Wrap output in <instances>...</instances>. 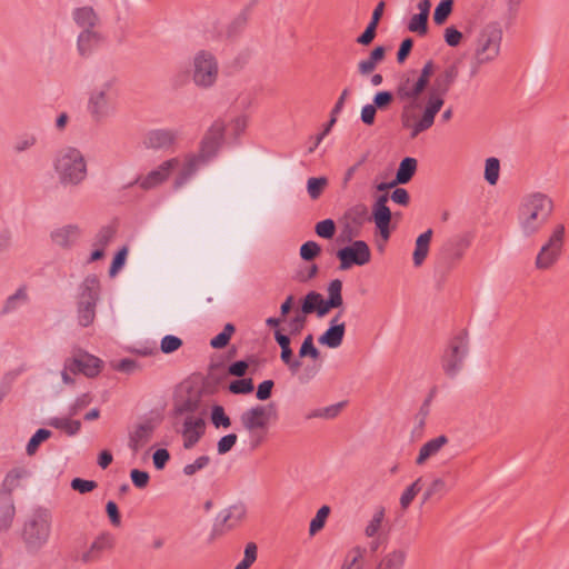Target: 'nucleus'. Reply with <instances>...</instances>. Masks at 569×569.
Returning <instances> with one entry per match:
<instances>
[{
  "mask_svg": "<svg viewBox=\"0 0 569 569\" xmlns=\"http://www.w3.org/2000/svg\"><path fill=\"white\" fill-rule=\"evenodd\" d=\"M342 282L339 279L332 280L328 286L329 305L341 307L343 299L341 296Z\"/></svg>",
  "mask_w": 569,
  "mask_h": 569,
  "instance_id": "a19ab883",
  "label": "nucleus"
},
{
  "mask_svg": "<svg viewBox=\"0 0 569 569\" xmlns=\"http://www.w3.org/2000/svg\"><path fill=\"white\" fill-rule=\"evenodd\" d=\"M336 256L340 262L339 269L349 270L353 266H365L371 261V249L363 240H356L349 246L340 248Z\"/></svg>",
  "mask_w": 569,
  "mask_h": 569,
  "instance_id": "9b49d317",
  "label": "nucleus"
},
{
  "mask_svg": "<svg viewBox=\"0 0 569 569\" xmlns=\"http://www.w3.org/2000/svg\"><path fill=\"white\" fill-rule=\"evenodd\" d=\"M234 332V327L231 323H227L219 335H217L210 342L212 348L221 349L226 347Z\"/></svg>",
  "mask_w": 569,
  "mask_h": 569,
  "instance_id": "de8ad7c7",
  "label": "nucleus"
},
{
  "mask_svg": "<svg viewBox=\"0 0 569 569\" xmlns=\"http://www.w3.org/2000/svg\"><path fill=\"white\" fill-rule=\"evenodd\" d=\"M367 549L362 546L351 547L343 556L338 569H366Z\"/></svg>",
  "mask_w": 569,
  "mask_h": 569,
  "instance_id": "5701e85b",
  "label": "nucleus"
},
{
  "mask_svg": "<svg viewBox=\"0 0 569 569\" xmlns=\"http://www.w3.org/2000/svg\"><path fill=\"white\" fill-rule=\"evenodd\" d=\"M229 391L234 395H247L253 391L252 379L234 380L229 385Z\"/></svg>",
  "mask_w": 569,
  "mask_h": 569,
  "instance_id": "8fccbe9b",
  "label": "nucleus"
},
{
  "mask_svg": "<svg viewBox=\"0 0 569 569\" xmlns=\"http://www.w3.org/2000/svg\"><path fill=\"white\" fill-rule=\"evenodd\" d=\"M472 46L475 47V57L480 63L496 58L500 48L498 38H476Z\"/></svg>",
  "mask_w": 569,
  "mask_h": 569,
  "instance_id": "412c9836",
  "label": "nucleus"
},
{
  "mask_svg": "<svg viewBox=\"0 0 569 569\" xmlns=\"http://www.w3.org/2000/svg\"><path fill=\"white\" fill-rule=\"evenodd\" d=\"M237 439H238V437L236 433H229V435L222 437L218 441V445H217L218 452L220 455H224L228 451H230L232 449V447L236 445Z\"/></svg>",
  "mask_w": 569,
  "mask_h": 569,
  "instance_id": "0e129e2a",
  "label": "nucleus"
},
{
  "mask_svg": "<svg viewBox=\"0 0 569 569\" xmlns=\"http://www.w3.org/2000/svg\"><path fill=\"white\" fill-rule=\"evenodd\" d=\"M274 338H276V341L278 342V345L280 346L281 348V355H280V358L282 360V362L288 367V369L292 372V373H297L302 363L299 359H296L293 357V352H292V349L290 347V339L288 336L286 335H282L280 331H276L274 332Z\"/></svg>",
  "mask_w": 569,
  "mask_h": 569,
  "instance_id": "4be33fe9",
  "label": "nucleus"
},
{
  "mask_svg": "<svg viewBox=\"0 0 569 569\" xmlns=\"http://www.w3.org/2000/svg\"><path fill=\"white\" fill-rule=\"evenodd\" d=\"M71 488L80 493H88L93 491L98 485L93 480H86L81 478H74L70 483Z\"/></svg>",
  "mask_w": 569,
  "mask_h": 569,
  "instance_id": "6e6d98bb",
  "label": "nucleus"
},
{
  "mask_svg": "<svg viewBox=\"0 0 569 569\" xmlns=\"http://www.w3.org/2000/svg\"><path fill=\"white\" fill-rule=\"evenodd\" d=\"M417 166L418 162L415 158H405L397 170L395 183L405 184L409 182L417 170Z\"/></svg>",
  "mask_w": 569,
  "mask_h": 569,
  "instance_id": "7c9ffc66",
  "label": "nucleus"
},
{
  "mask_svg": "<svg viewBox=\"0 0 569 569\" xmlns=\"http://www.w3.org/2000/svg\"><path fill=\"white\" fill-rule=\"evenodd\" d=\"M338 317L333 318L331 326L319 337V343L328 348H338L343 340L345 323H337Z\"/></svg>",
  "mask_w": 569,
  "mask_h": 569,
  "instance_id": "393cba45",
  "label": "nucleus"
},
{
  "mask_svg": "<svg viewBox=\"0 0 569 569\" xmlns=\"http://www.w3.org/2000/svg\"><path fill=\"white\" fill-rule=\"evenodd\" d=\"M405 561V550L396 548L387 551L373 569H402Z\"/></svg>",
  "mask_w": 569,
  "mask_h": 569,
  "instance_id": "bb28decb",
  "label": "nucleus"
},
{
  "mask_svg": "<svg viewBox=\"0 0 569 569\" xmlns=\"http://www.w3.org/2000/svg\"><path fill=\"white\" fill-rule=\"evenodd\" d=\"M500 176V161L491 157L485 162V179L490 186H496Z\"/></svg>",
  "mask_w": 569,
  "mask_h": 569,
  "instance_id": "e433bc0d",
  "label": "nucleus"
},
{
  "mask_svg": "<svg viewBox=\"0 0 569 569\" xmlns=\"http://www.w3.org/2000/svg\"><path fill=\"white\" fill-rule=\"evenodd\" d=\"M315 231L321 238L331 239L336 233V223L332 219H325L316 224Z\"/></svg>",
  "mask_w": 569,
  "mask_h": 569,
  "instance_id": "09e8293b",
  "label": "nucleus"
},
{
  "mask_svg": "<svg viewBox=\"0 0 569 569\" xmlns=\"http://www.w3.org/2000/svg\"><path fill=\"white\" fill-rule=\"evenodd\" d=\"M209 460L210 459L207 456L198 457L193 462L183 467V473L186 476H193L196 472L203 469L209 463Z\"/></svg>",
  "mask_w": 569,
  "mask_h": 569,
  "instance_id": "052dcab7",
  "label": "nucleus"
},
{
  "mask_svg": "<svg viewBox=\"0 0 569 569\" xmlns=\"http://www.w3.org/2000/svg\"><path fill=\"white\" fill-rule=\"evenodd\" d=\"M211 421L216 428H229L231 426V420L226 415L224 409L221 406H216L212 409Z\"/></svg>",
  "mask_w": 569,
  "mask_h": 569,
  "instance_id": "603ef678",
  "label": "nucleus"
},
{
  "mask_svg": "<svg viewBox=\"0 0 569 569\" xmlns=\"http://www.w3.org/2000/svg\"><path fill=\"white\" fill-rule=\"evenodd\" d=\"M99 282L96 279H87L79 302V322L87 327L94 319V305L98 299Z\"/></svg>",
  "mask_w": 569,
  "mask_h": 569,
  "instance_id": "ddd939ff",
  "label": "nucleus"
},
{
  "mask_svg": "<svg viewBox=\"0 0 569 569\" xmlns=\"http://www.w3.org/2000/svg\"><path fill=\"white\" fill-rule=\"evenodd\" d=\"M321 251L320 246L315 241H307L300 247V256L303 260H312Z\"/></svg>",
  "mask_w": 569,
  "mask_h": 569,
  "instance_id": "5fc2aeb1",
  "label": "nucleus"
},
{
  "mask_svg": "<svg viewBox=\"0 0 569 569\" xmlns=\"http://www.w3.org/2000/svg\"><path fill=\"white\" fill-rule=\"evenodd\" d=\"M110 366L113 370L124 372V373H132L134 370L138 369L137 362L131 359H122L119 361H112L110 363Z\"/></svg>",
  "mask_w": 569,
  "mask_h": 569,
  "instance_id": "680f3d73",
  "label": "nucleus"
},
{
  "mask_svg": "<svg viewBox=\"0 0 569 569\" xmlns=\"http://www.w3.org/2000/svg\"><path fill=\"white\" fill-rule=\"evenodd\" d=\"M72 18L78 28L81 29L80 36H98V28L101 20L94 9L90 6L76 8Z\"/></svg>",
  "mask_w": 569,
  "mask_h": 569,
  "instance_id": "dca6fc26",
  "label": "nucleus"
},
{
  "mask_svg": "<svg viewBox=\"0 0 569 569\" xmlns=\"http://www.w3.org/2000/svg\"><path fill=\"white\" fill-rule=\"evenodd\" d=\"M340 411V405L330 406L327 408L317 409L312 412H310L307 418H323V419H332L335 418Z\"/></svg>",
  "mask_w": 569,
  "mask_h": 569,
  "instance_id": "bf43d9fd",
  "label": "nucleus"
},
{
  "mask_svg": "<svg viewBox=\"0 0 569 569\" xmlns=\"http://www.w3.org/2000/svg\"><path fill=\"white\" fill-rule=\"evenodd\" d=\"M24 476V470L14 469L7 475L4 486L11 491L19 485L20 479L23 478Z\"/></svg>",
  "mask_w": 569,
  "mask_h": 569,
  "instance_id": "338daca9",
  "label": "nucleus"
},
{
  "mask_svg": "<svg viewBox=\"0 0 569 569\" xmlns=\"http://www.w3.org/2000/svg\"><path fill=\"white\" fill-rule=\"evenodd\" d=\"M432 238V230L428 229L423 233H421L416 240V247L412 254L413 264L419 267L423 263L425 259L428 256L429 247Z\"/></svg>",
  "mask_w": 569,
  "mask_h": 569,
  "instance_id": "cd10ccee",
  "label": "nucleus"
},
{
  "mask_svg": "<svg viewBox=\"0 0 569 569\" xmlns=\"http://www.w3.org/2000/svg\"><path fill=\"white\" fill-rule=\"evenodd\" d=\"M53 169L59 182L66 187L80 184L88 173L83 153L73 147H64L57 152Z\"/></svg>",
  "mask_w": 569,
  "mask_h": 569,
  "instance_id": "20e7f679",
  "label": "nucleus"
},
{
  "mask_svg": "<svg viewBox=\"0 0 569 569\" xmlns=\"http://www.w3.org/2000/svg\"><path fill=\"white\" fill-rule=\"evenodd\" d=\"M181 346L182 341L180 338L168 335L162 338L160 349L163 353H171L177 351Z\"/></svg>",
  "mask_w": 569,
  "mask_h": 569,
  "instance_id": "4d7b16f0",
  "label": "nucleus"
},
{
  "mask_svg": "<svg viewBox=\"0 0 569 569\" xmlns=\"http://www.w3.org/2000/svg\"><path fill=\"white\" fill-rule=\"evenodd\" d=\"M510 17L500 18L499 20L487 23L481 36H502L503 33L510 32Z\"/></svg>",
  "mask_w": 569,
  "mask_h": 569,
  "instance_id": "2f4dec72",
  "label": "nucleus"
},
{
  "mask_svg": "<svg viewBox=\"0 0 569 569\" xmlns=\"http://www.w3.org/2000/svg\"><path fill=\"white\" fill-rule=\"evenodd\" d=\"M226 126L223 121H214L204 133L196 157L204 164L216 157L224 137Z\"/></svg>",
  "mask_w": 569,
  "mask_h": 569,
  "instance_id": "f8f14e48",
  "label": "nucleus"
},
{
  "mask_svg": "<svg viewBox=\"0 0 569 569\" xmlns=\"http://www.w3.org/2000/svg\"><path fill=\"white\" fill-rule=\"evenodd\" d=\"M204 432V421L200 417L188 416L182 427L183 446L189 449L193 447Z\"/></svg>",
  "mask_w": 569,
  "mask_h": 569,
  "instance_id": "aec40b11",
  "label": "nucleus"
},
{
  "mask_svg": "<svg viewBox=\"0 0 569 569\" xmlns=\"http://www.w3.org/2000/svg\"><path fill=\"white\" fill-rule=\"evenodd\" d=\"M171 177L169 159L162 161L157 168L138 179L141 189L150 190L164 183Z\"/></svg>",
  "mask_w": 569,
  "mask_h": 569,
  "instance_id": "6ab92c4d",
  "label": "nucleus"
},
{
  "mask_svg": "<svg viewBox=\"0 0 569 569\" xmlns=\"http://www.w3.org/2000/svg\"><path fill=\"white\" fill-rule=\"evenodd\" d=\"M247 517V509L242 503H236L230 506L223 511L222 523L227 525L228 528H233L243 521Z\"/></svg>",
  "mask_w": 569,
  "mask_h": 569,
  "instance_id": "c756f323",
  "label": "nucleus"
},
{
  "mask_svg": "<svg viewBox=\"0 0 569 569\" xmlns=\"http://www.w3.org/2000/svg\"><path fill=\"white\" fill-rule=\"evenodd\" d=\"M170 459L169 451L167 449H158L152 456L153 465L156 469L161 470L164 468Z\"/></svg>",
  "mask_w": 569,
  "mask_h": 569,
  "instance_id": "774afa93",
  "label": "nucleus"
},
{
  "mask_svg": "<svg viewBox=\"0 0 569 569\" xmlns=\"http://www.w3.org/2000/svg\"><path fill=\"white\" fill-rule=\"evenodd\" d=\"M251 12V4L244 7L230 22L228 32L230 34L240 33L244 30Z\"/></svg>",
  "mask_w": 569,
  "mask_h": 569,
  "instance_id": "f704fd0d",
  "label": "nucleus"
},
{
  "mask_svg": "<svg viewBox=\"0 0 569 569\" xmlns=\"http://www.w3.org/2000/svg\"><path fill=\"white\" fill-rule=\"evenodd\" d=\"M453 0H441L433 11V22L441 26L446 22L452 11Z\"/></svg>",
  "mask_w": 569,
  "mask_h": 569,
  "instance_id": "58836bf2",
  "label": "nucleus"
},
{
  "mask_svg": "<svg viewBox=\"0 0 569 569\" xmlns=\"http://www.w3.org/2000/svg\"><path fill=\"white\" fill-rule=\"evenodd\" d=\"M450 79L437 81L429 90L426 101L407 103L401 112V124L415 139L420 133L430 129L435 122L436 114L445 103V94L449 88Z\"/></svg>",
  "mask_w": 569,
  "mask_h": 569,
  "instance_id": "f257e3e1",
  "label": "nucleus"
},
{
  "mask_svg": "<svg viewBox=\"0 0 569 569\" xmlns=\"http://www.w3.org/2000/svg\"><path fill=\"white\" fill-rule=\"evenodd\" d=\"M388 194H382L377 198L372 207V218L379 233L383 240H388L390 237V221L391 211L387 207Z\"/></svg>",
  "mask_w": 569,
  "mask_h": 569,
  "instance_id": "f3484780",
  "label": "nucleus"
},
{
  "mask_svg": "<svg viewBox=\"0 0 569 569\" xmlns=\"http://www.w3.org/2000/svg\"><path fill=\"white\" fill-rule=\"evenodd\" d=\"M319 297H320V293L315 292V291L309 292L305 297L302 307H301V311L303 315L317 312Z\"/></svg>",
  "mask_w": 569,
  "mask_h": 569,
  "instance_id": "864d4df0",
  "label": "nucleus"
},
{
  "mask_svg": "<svg viewBox=\"0 0 569 569\" xmlns=\"http://www.w3.org/2000/svg\"><path fill=\"white\" fill-rule=\"evenodd\" d=\"M467 353V348L462 343L452 346L451 348V363L447 367V371L453 373L462 362Z\"/></svg>",
  "mask_w": 569,
  "mask_h": 569,
  "instance_id": "a18cd8bd",
  "label": "nucleus"
},
{
  "mask_svg": "<svg viewBox=\"0 0 569 569\" xmlns=\"http://www.w3.org/2000/svg\"><path fill=\"white\" fill-rule=\"evenodd\" d=\"M555 209L552 199L545 193L529 196L520 206L518 228L522 236L537 234L547 223Z\"/></svg>",
  "mask_w": 569,
  "mask_h": 569,
  "instance_id": "f03ea898",
  "label": "nucleus"
},
{
  "mask_svg": "<svg viewBox=\"0 0 569 569\" xmlns=\"http://www.w3.org/2000/svg\"><path fill=\"white\" fill-rule=\"evenodd\" d=\"M433 72L431 62H427L421 71L411 70L405 74L398 87V94L407 103L421 102L420 96L427 89Z\"/></svg>",
  "mask_w": 569,
  "mask_h": 569,
  "instance_id": "6e6552de",
  "label": "nucleus"
},
{
  "mask_svg": "<svg viewBox=\"0 0 569 569\" xmlns=\"http://www.w3.org/2000/svg\"><path fill=\"white\" fill-rule=\"evenodd\" d=\"M428 17L426 13L413 14L408 23V31L423 34L427 32Z\"/></svg>",
  "mask_w": 569,
  "mask_h": 569,
  "instance_id": "79ce46f5",
  "label": "nucleus"
},
{
  "mask_svg": "<svg viewBox=\"0 0 569 569\" xmlns=\"http://www.w3.org/2000/svg\"><path fill=\"white\" fill-rule=\"evenodd\" d=\"M423 486L422 478H418L410 486H408L400 496V506L402 510L408 509L417 495L421 491Z\"/></svg>",
  "mask_w": 569,
  "mask_h": 569,
  "instance_id": "72a5a7b5",
  "label": "nucleus"
},
{
  "mask_svg": "<svg viewBox=\"0 0 569 569\" xmlns=\"http://www.w3.org/2000/svg\"><path fill=\"white\" fill-rule=\"evenodd\" d=\"M386 518V509L378 507L373 510L370 519L367 521L363 533L367 538H375L382 530Z\"/></svg>",
  "mask_w": 569,
  "mask_h": 569,
  "instance_id": "c85d7f7f",
  "label": "nucleus"
},
{
  "mask_svg": "<svg viewBox=\"0 0 569 569\" xmlns=\"http://www.w3.org/2000/svg\"><path fill=\"white\" fill-rule=\"evenodd\" d=\"M101 548H102L101 542H99V541L92 542L91 546L88 548V550H86L84 552L81 553L80 560L86 563L96 560L101 551Z\"/></svg>",
  "mask_w": 569,
  "mask_h": 569,
  "instance_id": "69168bd1",
  "label": "nucleus"
},
{
  "mask_svg": "<svg viewBox=\"0 0 569 569\" xmlns=\"http://www.w3.org/2000/svg\"><path fill=\"white\" fill-rule=\"evenodd\" d=\"M385 56V48L383 47H377L372 50L370 53V57L366 60H362L359 63V70L361 73L367 74L371 72L376 66L383 59Z\"/></svg>",
  "mask_w": 569,
  "mask_h": 569,
  "instance_id": "c9c22d12",
  "label": "nucleus"
},
{
  "mask_svg": "<svg viewBox=\"0 0 569 569\" xmlns=\"http://www.w3.org/2000/svg\"><path fill=\"white\" fill-rule=\"evenodd\" d=\"M102 368V361L87 352H78L66 361V369L71 373H83L86 377L98 376Z\"/></svg>",
  "mask_w": 569,
  "mask_h": 569,
  "instance_id": "4468645a",
  "label": "nucleus"
},
{
  "mask_svg": "<svg viewBox=\"0 0 569 569\" xmlns=\"http://www.w3.org/2000/svg\"><path fill=\"white\" fill-rule=\"evenodd\" d=\"M16 508L11 501H7L0 507V531L8 530L14 519Z\"/></svg>",
  "mask_w": 569,
  "mask_h": 569,
  "instance_id": "ea45409f",
  "label": "nucleus"
},
{
  "mask_svg": "<svg viewBox=\"0 0 569 569\" xmlns=\"http://www.w3.org/2000/svg\"><path fill=\"white\" fill-rule=\"evenodd\" d=\"M172 188L180 190L183 188L197 173L199 168L203 164L194 152H186L172 158H169Z\"/></svg>",
  "mask_w": 569,
  "mask_h": 569,
  "instance_id": "9d476101",
  "label": "nucleus"
},
{
  "mask_svg": "<svg viewBox=\"0 0 569 569\" xmlns=\"http://www.w3.org/2000/svg\"><path fill=\"white\" fill-rule=\"evenodd\" d=\"M178 131L172 129H153L146 133L142 144L149 150H170L177 146Z\"/></svg>",
  "mask_w": 569,
  "mask_h": 569,
  "instance_id": "2eb2a0df",
  "label": "nucleus"
},
{
  "mask_svg": "<svg viewBox=\"0 0 569 569\" xmlns=\"http://www.w3.org/2000/svg\"><path fill=\"white\" fill-rule=\"evenodd\" d=\"M447 443L448 438L443 435L430 439L420 447L416 463L423 466L429 459L436 457Z\"/></svg>",
  "mask_w": 569,
  "mask_h": 569,
  "instance_id": "b1692460",
  "label": "nucleus"
},
{
  "mask_svg": "<svg viewBox=\"0 0 569 569\" xmlns=\"http://www.w3.org/2000/svg\"><path fill=\"white\" fill-rule=\"evenodd\" d=\"M97 47V38H78L77 40V48L81 56H89Z\"/></svg>",
  "mask_w": 569,
  "mask_h": 569,
  "instance_id": "13d9d810",
  "label": "nucleus"
},
{
  "mask_svg": "<svg viewBox=\"0 0 569 569\" xmlns=\"http://www.w3.org/2000/svg\"><path fill=\"white\" fill-rule=\"evenodd\" d=\"M276 417V409L272 405L254 406L241 413L240 423L246 431L251 449L259 448L267 440L270 425Z\"/></svg>",
  "mask_w": 569,
  "mask_h": 569,
  "instance_id": "7ed1b4c3",
  "label": "nucleus"
},
{
  "mask_svg": "<svg viewBox=\"0 0 569 569\" xmlns=\"http://www.w3.org/2000/svg\"><path fill=\"white\" fill-rule=\"evenodd\" d=\"M330 513V508L328 506H322L318 511L315 518L310 522L309 532L310 535L317 533L321 530L326 523V520Z\"/></svg>",
  "mask_w": 569,
  "mask_h": 569,
  "instance_id": "37998d69",
  "label": "nucleus"
},
{
  "mask_svg": "<svg viewBox=\"0 0 569 569\" xmlns=\"http://www.w3.org/2000/svg\"><path fill=\"white\" fill-rule=\"evenodd\" d=\"M49 425L63 430L69 436L76 435L81 427L80 421L71 420L69 418H54L50 420Z\"/></svg>",
  "mask_w": 569,
  "mask_h": 569,
  "instance_id": "4c0bfd02",
  "label": "nucleus"
},
{
  "mask_svg": "<svg viewBox=\"0 0 569 569\" xmlns=\"http://www.w3.org/2000/svg\"><path fill=\"white\" fill-rule=\"evenodd\" d=\"M192 81L202 89L211 88L219 76V64L216 57L206 50L198 51L192 60Z\"/></svg>",
  "mask_w": 569,
  "mask_h": 569,
  "instance_id": "1a4fd4ad",
  "label": "nucleus"
},
{
  "mask_svg": "<svg viewBox=\"0 0 569 569\" xmlns=\"http://www.w3.org/2000/svg\"><path fill=\"white\" fill-rule=\"evenodd\" d=\"M566 243V227L563 223L555 224L547 240L539 249L536 259L535 267L539 271L550 270L559 261Z\"/></svg>",
  "mask_w": 569,
  "mask_h": 569,
  "instance_id": "0eeeda50",
  "label": "nucleus"
},
{
  "mask_svg": "<svg viewBox=\"0 0 569 569\" xmlns=\"http://www.w3.org/2000/svg\"><path fill=\"white\" fill-rule=\"evenodd\" d=\"M79 228L74 224H67L57 228L51 232L52 242L61 248H69L79 237Z\"/></svg>",
  "mask_w": 569,
  "mask_h": 569,
  "instance_id": "a878e982",
  "label": "nucleus"
},
{
  "mask_svg": "<svg viewBox=\"0 0 569 569\" xmlns=\"http://www.w3.org/2000/svg\"><path fill=\"white\" fill-rule=\"evenodd\" d=\"M116 94V78H100L88 94L87 109L90 116L97 121L110 117L114 111Z\"/></svg>",
  "mask_w": 569,
  "mask_h": 569,
  "instance_id": "423d86ee",
  "label": "nucleus"
},
{
  "mask_svg": "<svg viewBox=\"0 0 569 569\" xmlns=\"http://www.w3.org/2000/svg\"><path fill=\"white\" fill-rule=\"evenodd\" d=\"M329 186L327 177H312L307 180V192L311 200H317Z\"/></svg>",
  "mask_w": 569,
  "mask_h": 569,
  "instance_id": "473e14b6",
  "label": "nucleus"
},
{
  "mask_svg": "<svg viewBox=\"0 0 569 569\" xmlns=\"http://www.w3.org/2000/svg\"><path fill=\"white\" fill-rule=\"evenodd\" d=\"M154 429L156 425L150 420L136 425L129 433L130 449L134 453L142 449L151 440Z\"/></svg>",
  "mask_w": 569,
  "mask_h": 569,
  "instance_id": "a211bd4d",
  "label": "nucleus"
},
{
  "mask_svg": "<svg viewBox=\"0 0 569 569\" xmlns=\"http://www.w3.org/2000/svg\"><path fill=\"white\" fill-rule=\"evenodd\" d=\"M127 254H128L127 247H123L122 249H120L118 251V253L116 254V257L112 261L110 270H109V273L111 277H114L118 273V271L123 267L126 259H127Z\"/></svg>",
  "mask_w": 569,
  "mask_h": 569,
  "instance_id": "e2e57ef3",
  "label": "nucleus"
},
{
  "mask_svg": "<svg viewBox=\"0 0 569 569\" xmlns=\"http://www.w3.org/2000/svg\"><path fill=\"white\" fill-rule=\"evenodd\" d=\"M311 358L312 360H318L320 357L319 350L315 347L312 335H308L299 350V358Z\"/></svg>",
  "mask_w": 569,
  "mask_h": 569,
  "instance_id": "c03bdc74",
  "label": "nucleus"
},
{
  "mask_svg": "<svg viewBox=\"0 0 569 569\" xmlns=\"http://www.w3.org/2000/svg\"><path fill=\"white\" fill-rule=\"evenodd\" d=\"M257 560V545L249 542L246 545L243 559L236 566L234 569H249L250 566Z\"/></svg>",
  "mask_w": 569,
  "mask_h": 569,
  "instance_id": "49530a36",
  "label": "nucleus"
},
{
  "mask_svg": "<svg viewBox=\"0 0 569 569\" xmlns=\"http://www.w3.org/2000/svg\"><path fill=\"white\" fill-rule=\"evenodd\" d=\"M51 432L47 429H39L32 437L31 439L29 440L28 445H27V452L28 455H33L39 445L41 442H43L44 440H47L49 437H50Z\"/></svg>",
  "mask_w": 569,
  "mask_h": 569,
  "instance_id": "3c124183",
  "label": "nucleus"
},
{
  "mask_svg": "<svg viewBox=\"0 0 569 569\" xmlns=\"http://www.w3.org/2000/svg\"><path fill=\"white\" fill-rule=\"evenodd\" d=\"M51 532V515L46 510H40L24 521L20 538L28 552L38 553L48 545Z\"/></svg>",
  "mask_w": 569,
  "mask_h": 569,
  "instance_id": "39448f33",
  "label": "nucleus"
}]
</instances>
